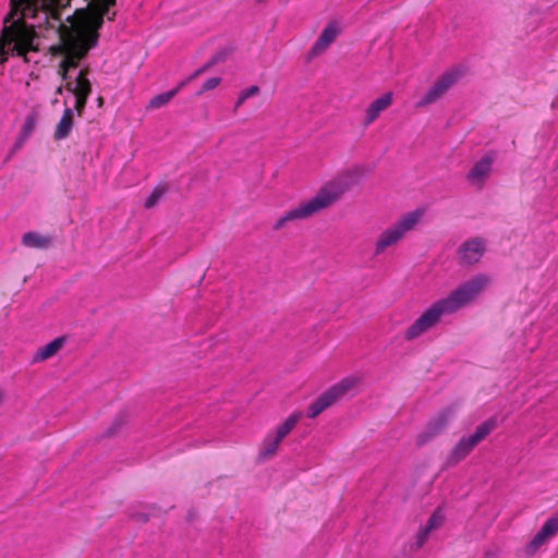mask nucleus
I'll use <instances>...</instances> for the list:
<instances>
[{"instance_id": "obj_21", "label": "nucleus", "mask_w": 558, "mask_h": 558, "mask_svg": "<svg viewBox=\"0 0 558 558\" xmlns=\"http://www.w3.org/2000/svg\"><path fill=\"white\" fill-rule=\"evenodd\" d=\"M494 428L495 423L493 421H487L478 425L472 435H474V437L481 442Z\"/></svg>"}, {"instance_id": "obj_28", "label": "nucleus", "mask_w": 558, "mask_h": 558, "mask_svg": "<svg viewBox=\"0 0 558 558\" xmlns=\"http://www.w3.org/2000/svg\"><path fill=\"white\" fill-rule=\"evenodd\" d=\"M64 89H65V86H64ZM62 90H63V86H59L56 90L57 94H62Z\"/></svg>"}, {"instance_id": "obj_18", "label": "nucleus", "mask_w": 558, "mask_h": 558, "mask_svg": "<svg viewBox=\"0 0 558 558\" xmlns=\"http://www.w3.org/2000/svg\"><path fill=\"white\" fill-rule=\"evenodd\" d=\"M301 417V412H294L289 415L287 420L277 428L275 436L282 440L295 427Z\"/></svg>"}, {"instance_id": "obj_5", "label": "nucleus", "mask_w": 558, "mask_h": 558, "mask_svg": "<svg viewBox=\"0 0 558 558\" xmlns=\"http://www.w3.org/2000/svg\"><path fill=\"white\" fill-rule=\"evenodd\" d=\"M359 384L360 378L357 376H348L342 378L340 381L332 385L325 392H323L313 403L308 405L306 415L310 418H315L340 398L354 390Z\"/></svg>"}, {"instance_id": "obj_3", "label": "nucleus", "mask_w": 558, "mask_h": 558, "mask_svg": "<svg viewBox=\"0 0 558 558\" xmlns=\"http://www.w3.org/2000/svg\"><path fill=\"white\" fill-rule=\"evenodd\" d=\"M424 214V209L417 208L402 215L395 223L384 229L375 240L374 254L381 255L387 248L401 241L408 232L418 225Z\"/></svg>"}, {"instance_id": "obj_24", "label": "nucleus", "mask_w": 558, "mask_h": 558, "mask_svg": "<svg viewBox=\"0 0 558 558\" xmlns=\"http://www.w3.org/2000/svg\"><path fill=\"white\" fill-rule=\"evenodd\" d=\"M161 196H162V191L161 190H158V189L154 190L151 192V194L146 198L145 207L146 208L154 207L159 202Z\"/></svg>"}, {"instance_id": "obj_15", "label": "nucleus", "mask_w": 558, "mask_h": 558, "mask_svg": "<svg viewBox=\"0 0 558 558\" xmlns=\"http://www.w3.org/2000/svg\"><path fill=\"white\" fill-rule=\"evenodd\" d=\"M453 415V411L451 409H446L442 412H440L436 417H434L428 423V432L430 436H434L441 432L449 423Z\"/></svg>"}, {"instance_id": "obj_6", "label": "nucleus", "mask_w": 558, "mask_h": 558, "mask_svg": "<svg viewBox=\"0 0 558 558\" xmlns=\"http://www.w3.org/2000/svg\"><path fill=\"white\" fill-rule=\"evenodd\" d=\"M444 315H449L440 301L426 308L404 331L405 340H414L436 326Z\"/></svg>"}, {"instance_id": "obj_2", "label": "nucleus", "mask_w": 558, "mask_h": 558, "mask_svg": "<svg viewBox=\"0 0 558 558\" xmlns=\"http://www.w3.org/2000/svg\"><path fill=\"white\" fill-rule=\"evenodd\" d=\"M344 191L345 187L338 181L324 184L312 198L301 202L280 216L274 223V230H281L290 222L305 220L330 207Z\"/></svg>"}, {"instance_id": "obj_10", "label": "nucleus", "mask_w": 558, "mask_h": 558, "mask_svg": "<svg viewBox=\"0 0 558 558\" xmlns=\"http://www.w3.org/2000/svg\"><path fill=\"white\" fill-rule=\"evenodd\" d=\"M392 101L393 94L391 92H387L373 100L365 109L363 124H372L383 111L391 106Z\"/></svg>"}, {"instance_id": "obj_27", "label": "nucleus", "mask_w": 558, "mask_h": 558, "mask_svg": "<svg viewBox=\"0 0 558 558\" xmlns=\"http://www.w3.org/2000/svg\"><path fill=\"white\" fill-rule=\"evenodd\" d=\"M464 441H466V444L471 447V449L473 450V448L480 442V440H477L474 435H470L468 437H463Z\"/></svg>"}, {"instance_id": "obj_25", "label": "nucleus", "mask_w": 558, "mask_h": 558, "mask_svg": "<svg viewBox=\"0 0 558 558\" xmlns=\"http://www.w3.org/2000/svg\"><path fill=\"white\" fill-rule=\"evenodd\" d=\"M219 84H220L219 77H210L203 84L198 94H203L205 92L211 90V89L216 88Z\"/></svg>"}, {"instance_id": "obj_16", "label": "nucleus", "mask_w": 558, "mask_h": 558, "mask_svg": "<svg viewBox=\"0 0 558 558\" xmlns=\"http://www.w3.org/2000/svg\"><path fill=\"white\" fill-rule=\"evenodd\" d=\"M281 441L282 440L275 435H268L265 437L260 445L259 457L263 459L272 457L277 452Z\"/></svg>"}, {"instance_id": "obj_17", "label": "nucleus", "mask_w": 558, "mask_h": 558, "mask_svg": "<svg viewBox=\"0 0 558 558\" xmlns=\"http://www.w3.org/2000/svg\"><path fill=\"white\" fill-rule=\"evenodd\" d=\"M38 119H39V114L37 111H31L29 113L26 114L23 125L21 128V132H20V138L22 142L25 141L26 138H28L31 136V134L34 132V130L37 125Z\"/></svg>"}, {"instance_id": "obj_14", "label": "nucleus", "mask_w": 558, "mask_h": 558, "mask_svg": "<svg viewBox=\"0 0 558 558\" xmlns=\"http://www.w3.org/2000/svg\"><path fill=\"white\" fill-rule=\"evenodd\" d=\"M21 243L31 248H47L51 244V238L37 232H26L23 234Z\"/></svg>"}, {"instance_id": "obj_12", "label": "nucleus", "mask_w": 558, "mask_h": 558, "mask_svg": "<svg viewBox=\"0 0 558 558\" xmlns=\"http://www.w3.org/2000/svg\"><path fill=\"white\" fill-rule=\"evenodd\" d=\"M485 250V245L482 240L474 239L466 241L459 248V255L463 263L472 265L477 263Z\"/></svg>"}, {"instance_id": "obj_7", "label": "nucleus", "mask_w": 558, "mask_h": 558, "mask_svg": "<svg viewBox=\"0 0 558 558\" xmlns=\"http://www.w3.org/2000/svg\"><path fill=\"white\" fill-rule=\"evenodd\" d=\"M462 71L460 69H452L444 73L435 84L426 92L422 99L417 102L418 107H424L435 102L441 97L460 77Z\"/></svg>"}, {"instance_id": "obj_4", "label": "nucleus", "mask_w": 558, "mask_h": 558, "mask_svg": "<svg viewBox=\"0 0 558 558\" xmlns=\"http://www.w3.org/2000/svg\"><path fill=\"white\" fill-rule=\"evenodd\" d=\"M490 283L486 275H477L472 279L461 283L449 293L445 299L439 300L448 314L457 312L459 308L472 303Z\"/></svg>"}, {"instance_id": "obj_20", "label": "nucleus", "mask_w": 558, "mask_h": 558, "mask_svg": "<svg viewBox=\"0 0 558 558\" xmlns=\"http://www.w3.org/2000/svg\"><path fill=\"white\" fill-rule=\"evenodd\" d=\"M471 451V447L466 444V441H464L463 438H461L452 449L450 460L457 463L460 460L464 459Z\"/></svg>"}, {"instance_id": "obj_22", "label": "nucleus", "mask_w": 558, "mask_h": 558, "mask_svg": "<svg viewBox=\"0 0 558 558\" xmlns=\"http://www.w3.org/2000/svg\"><path fill=\"white\" fill-rule=\"evenodd\" d=\"M444 522V514L440 510H436L432 515L428 518L425 529L429 532L439 527Z\"/></svg>"}, {"instance_id": "obj_8", "label": "nucleus", "mask_w": 558, "mask_h": 558, "mask_svg": "<svg viewBox=\"0 0 558 558\" xmlns=\"http://www.w3.org/2000/svg\"><path fill=\"white\" fill-rule=\"evenodd\" d=\"M558 533V513L549 517L534 537L526 544L525 554L534 555L543 545Z\"/></svg>"}, {"instance_id": "obj_1", "label": "nucleus", "mask_w": 558, "mask_h": 558, "mask_svg": "<svg viewBox=\"0 0 558 558\" xmlns=\"http://www.w3.org/2000/svg\"><path fill=\"white\" fill-rule=\"evenodd\" d=\"M94 11H77L70 21V26H62L60 43L52 46L51 52L59 57L58 73L65 82V90L75 98L74 107H65L53 130V138L62 141L70 136L74 128V113L81 117L86 107L87 98L92 93L88 80L89 68L81 61L88 50L96 46L98 28L102 19L108 14L109 7L116 0H93Z\"/></svg>"}, {"instance_id": "obj_26", "label": "nucleus", "mask_w": 558, "mask_h": 558, "mask_svg": "<svg viewBox=\"0 0 558 558\" xmlns=\"http://www.w3.org/2000/svg\"><path fill=\"white\" fill-rule=\"evenodd\" d=\"M429 531H427L425 527H422L417 534H416V546L421 547L423 544L427 541Z\"/></svg>"}, {"instance_id": "obj_19", "label": "nucleus", "mask_w": 558, "mask_h": 558, "mask_svg": "<svg viewBox=\"0 0 558 558\" xmlns=\"http://www.w3.org/2000/svg\"><path fill=\"white\" fill-rule=\"evenodd\" d=\"M179 89H180V86L175 89H172L167 93H162V94H159V95L153 97L148 102V108L158 109V108H161L162 106L167 105L174 97V95L178 93Z\"/></svg>"}, {"instance_id": "obj_9", "label": "nucleus", "mask_w": 558, "mask_h": 558, "mask_svg": "<svg viewBox=\"0 0 558 558\" xmlns=\"http://www.w3.org/2000/svg\"><path fill=\"white\" fill-rule=\"evenodd\" d=\"M494 161L495 154L489 153L484 155L469 171L466 177L469 182L477 189H482L492 172Z\"/></svg>"}, {"instance_id": "obj_29", "label": "nucleus", "mask_w": 558, "mask_h": 558, "mask_svg": "<svg viewBox=\"0 0 558 558\" xmlns=\"http://www.w3.org/2000/svg\"><path fill=\"white\" fill-rule=\"evenodd\" d=\"M484 558H496L495 554H486Z\"/></svg>"}, {"instance_id": "obj_23", "label": "nucleus", "mask_w": 558, "mask_h": 558, "mask_svg": "<svg viewBox=\"0 0 558 558\" xmlns=\"http://www.w3.org/2000/svg\"><path fill=\"white\" fill-rule=\"evenodd\" d=\"M259 92V88L257 86H251L248 88L243 89L236 100L235 108H239L242 106V104L250 97L257 95Z\"/></svg>"}, {"instance_id": "obj_13", "label": "nucleus", "mask_w": 558, "mask_h": 558, "mask_svg": "<svg viewBox=\"0 0 558 558\" xmlns=\"http://www.w3.org/2000/svg\"><path fill=\"white\" fill-rule=\"evenodd\" d=\"M65 343V339L63 337H59L41 347L35 354V362H43L45 360L50 359L54 354H57Z\"/></svg>"}, {"instance_id": "obj_11", "label": "nucleus", "mask_w": 558, "mask_h": 558, "mask_svg": "<svg viewBox=\"0 0 558 558\" xmlns=\"http://www.w3.org/2000/svg\"><path fill=\"white\" fill-rule=\"evenodd\" d=\"M340 32L341 27L337 22L332 21L328 23L314 43L311 53L313 56L323 53L335 41Z\"/></svg>"}]
</instances>
